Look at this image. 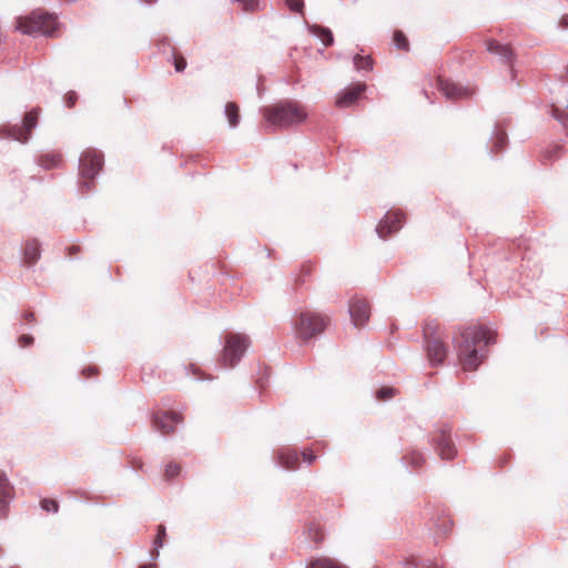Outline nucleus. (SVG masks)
Instances as JSON below:
<instances>
[{
  "label": "nucleus",
  "instance_id": "nucleus-46",
  "mask_svg": "<svg viewBox=\"0 0 568 568\" xmlns=\"http://www.w3.org/2000/svg\"><path fill=\"white\" fill-rule=\"evenodd\" d=\"M139 568H155V565H142Z\"/></svg>",
  "mask_w": 568,
  "mask_h": 568
},
{
  "label": "nucleus",
  "instance_id": "nucleus-4",
  "mask_svg": "<svg viewBox=\"0 0 568 568\" xmlns=\"http://www.w3.org/2000/svg\"><path fill=\"white\" fill-rule=\"evenodd\" d=\"M103 166V154L95 149L84 150L79 158V175L82 179L79 182V189L84 195L89 193L93 186L95 176L101 172Z\"/></svg>",
  "mask_w": 568,
  "mask_h": 568
},
{
  "label": "nucleus",
  "instance_id": "nucleus-19",
  "mask_svg": "<svg viewBox=\"0 0 568 568\" xmlns=\"http://www.w3.org/2000/svg\"><path fill=\"white\" fill-rule=\"evenodd\" d=\"M40 244L37 240H29L26 242L23 248V263L24 265L31 267L33 266L38 260L40 258Z\"/></svg>",
  "mask_w": 568,
  "mask_h": 568
},
{
  "label": "nucleus",
  "instance_id": "nucleus-5",
  "mask_svg": "<svg viewBox=\"0 0 568 568\" xmlns=\"http://www.w3.org/2000/svg\"><path fill=\"white\" fill-rule=\"evenodd\" d=\"M248 345L250 338L246 335H227L222 355L220 357V364L225 368L234 367L245 354Z\"/></svg>",
  "mask_w": 568,
  "mask_h": 568
},
{
  "label": "nucleus",
  "instance_id": "nucleus-17",
  "mask_svg": "<svg viewBox=\"0 0 568 568\" xmlns=\"http://www.w3.org/2000/svg\"><path fill=\"white\" fill-rule=\"evenodd\" d=\"M12 499L13 488L7 476L0 471V518L6 517Z\"/></svg>",
  "mask_w": 568,
  "mask_h": 568
},
{
  "label": "nucleus",
  "instance_id": "nucleus-10",
  "mask_svg": "<svg viewBox=\"0 0 568 568\" xmlns=\"http://www.w3.org/2000/svg\"><path fill=\"white\" fill-rule=\"evenodd\" d=\"M433 443L442 459L450 460L456 454V447L450 438V429L443 428L434 437Z\"/></svg>",
  "mask_w": 568,
  "mask_h": 568
},
{
  "label": "nucleus",
  "instance_id": "nucleus-20",
  "mask_svg": "<svg viewBox=\"0 0 568 568\" xmlns=\"http://www.w3.org/2000/svg\"><path fill=\"white\" fill-rule=\"evenodd\" d=\"M307 29L310 33L318 38L325 47H329L334 43L331 29L320 24H307Z\"/></svg>",
  "mask_w": 568,
  "mask_h": 568
},
{
  "label": "nucleus",
  "instance_id": "nucleus-40",
  "mask_svg": "<svg viewBox=\"0 0 568 568\" xmlns=\"http://www.w3.org/2000/svg\"><path fill=\"white\" fill-rule=\"evenodd\" d=\"M558 27L562 30L568 29V13L562 14V17L560 18V20L558 22Z\"/></svg>",
  "mask_w": 568,
  "mask_h": 568
},
{
  "label": "nucleus",
  "instance_id": "nucleus-11",
  "mask_svg": "<svg viewBox=\"0 0 568 568\" xmlns=\"http://www.w3.org/2000/svg\"><path fill=\"white\" fill-rule=\"evenodd\" d=\"M182 422V416L175 412L156 413L152 417L154 428L162 435L171 434Z\"/></svg>",
  "mask_w": 568,
  "mask_h": 568
},
{
  "label": "nucleus",
  "instance_id": "nucleus-39",
  "mask_svg": "<svg viewBox=\"0 0 568 568\" xmlns=\"http://www.w3.org/2000/svg\"><path fill=\"white\" fill-rule=\"evenodd\" d=\"M33 342V337L30 336V335H22L20 338H19V343L21 346L26 347V346H29L31 343Z\"/></svg>",
  "mask_w": 568,
  "mask_h": 568
},
{
  "label": "nucleus",
  "instance_id": "nucleus-3",
  "mask_svg": "<svg viewBox=\"0 0 568 568\" xmlns=\"http://www.w3.org/2000/svg\"><path fill=\"white\" fill-rule=\"evenodd\" d=\"M58 28L57 18L41 10L18 19L17 29L24 34L54 37Z\"/></svg>",
  "mask_w": 568,
  "mask_h": 568
},
{
  "label": "nucleus",
  "instance_id": "nucleus-41",
  "mask_svg": "<svg viewBox=\"0 0 568 568\" xmlns=\"http://www.w3.org/2000/svg\"><path fill=\"white\" fill-rule=\"evenodd\" d=\"M185 68H186V61L183 58L175 60V70L178 72H182Z\"/></svg>",
  "mask_w": 568,
  "mask_h": 568
},
{
  "label": "nucleus",
  "instance_id": "nucleus-14",
  "mask_svg": "<svg viewBox=\"0 0 568 568\" xmlns=\"http://www.w3.org/2000/svg\"><path fill=\"white\" fill-rule=\"evenodd\" d=\"M348 312L354 325H364L371 315L369 306L366 301L359 298H353L349 302Z\"/></svg>",
  "mask_w": 568,
  "mask_h": 568
},
{
  "label": "nucleus",
  "instance_id": "nucleus-24",
  "mask_svg": "<svg viewBox=\"0 0 568 568\" xmlns=\"http://www.w3.org/2000/svg\"><path fill=\"white\" fill-rule=\"evenodd\" d=\"M62 161L61 154L58 153H47L39 158L38 163L45 170H51L57 168Z\"/></svg>",
  "mask_w": 568,
  "mask_h": 568
},
{
  "label": "nucleus",
  "instance_id": "nucleus-45",
  "mask_svg": "<svg viewBox=\"0 0 568 568\" xmlns=\"http://www.w3.org/2000/svg\"><path fill=\"white\" fill-rule=\"evenodd\" d=\"M26 318H27L28 321L33 320V314H32V313H27V314H26Z\"/></svg>",
  "mask_w": 568,
  "mask_h": 568
},
{
  "label": "nucleus",
  "instance_id": "nucleus-28",
  "mask_svg": "<svg viewBox=\"0 0 568 568\" xmlns=\"http://www.w3.org/2000/svg\"><path fill=\"white\" fill-rule=\"evenodd\" d=\"M165 534V527L163 525L158 526V534L154 540V551L151 554V559L154 560L159 557V548L163 546Z\"/></svg>",
  "mask_w": 568,
  "mask_h": 568
},
{
  "label": "nucleus",
  "instance_id": "nucleus-26",
  "mask_svg": "<svg viewBox=\"0 0 568 568\" xmlns=\"http://www.w3.org/2000/svg\"><path fill=\"white\" fill-rule=\"evenodd\" d=\"M405 566L408 568H440L436 562L430 559H423L417 557H410L405 561Z\"/></svg>",
  "mask_w": 568,
  "mask_h": 568
},
{
  "label": "nucleus",
  "instance_id": "nucleus-18",
  "mask_svg": "<svg viewBox=\"0 0 568 568\" xmlns=\"http://www.w3.org/2000/svg\"><path fill=\"white\" fill-rule=\"evenodd\" d=\"M507 144V134L499 123H497L491 132L490 142L488 144L489 152L496 154Z\"/></svg>",
  "mask_w": 568,
  "mask_h": 568
},
{
  "label": "nucleus",
  "instance_id": "nucleus-34",
  "mask_svg": "<svg viewBox=\"0 0 568 568\" xmlns=\"http://www.w3.org/2000/svg\"><path fill=\"white\" fill-rule=\"evenodd\" d=\"M308 535L316 544L321 542L324 539V535L317 526H310Z\"/></svg>",
  "mask_w": 568,
  "mask_h": 568
},
{
  "label": "nucleus",
  "instance_id": "nucleus-7",
  "mask_svg": "<svg viewBox=\"0 0 568 568\" xmlns=\"http://www.w3.org/2000/svg\"><path fill=\"white\" fill-rule=\"evenodd\" d=\"M554 94L551 115L568 133V67L565 69V73L560 75V83L557 84Z\"/></svg>",
  "mask_w": 568,
  "mask_h": 568
},
{
  "label": "nucleus",
  "instance_id": "nucleus-12",
  "mask_svg": "<svg viewBox=\"0 0 568 568\" xmlns=\"http://www.w3.org/2000/svg\"><path fill=\"white\" fill-rule=\"evenodd\" d=\"M425 348L432 365L442 364L446 357L447 349L443 341L435 335L425 336Z\"/></svg>",
  "mask_w": 568,
  "mask_h": 568
},
{
  "label": "nucleus",
  "instance_id": "nucleus-2",
  "mask_svg": "<svg viewBox=\"0 0 568 568\" xmlns=\"http://www.w3.org/2000/svg\"><path fill=\"white\" fill-rule=\"evenodd\" d=\"M261 113L272 130L290 129L304 123L308 113L303 104L284 99L272 105L261 108Z\"/></svg>",
  "mask_w": 568,
  "mask_h": 568
},
{
  "label": "nucleus",
  "instance_id": "nucleus-32",
  "mask_svg": "<svg viewBox=\"0 0 568 568\" xmlns=\"http://www.w3.org/2000/svg\"><path fill=\"white\" fill-rule=\"evenodd\" d=\"M41 508L44 510V511H48V513H58L59 510V504L57 500L54 499H49V498H45V499H42L41 500Z\"/></svg>",
  "mask_w": 568,
  "mask_h": 568
},
{
  "label": "nucleus",
  "instance_id": "nucleus-33",
  "mask_svg": "<svg viewBox=\"0 0 568 568\" xmlns=\"http://www.w3.org/2000/svg\"><path fill=\"white\" fill-rule=\"evenodd\" d=\"M180 471H181L180 465H178L175 463H170L165 467V477L168 480H171L174 477H176L180 474Z\"/></svg>",
  "mask_w": 568,
  "mask_h": 568
},
{
  "label": "nucleus",
  "instance_id": "nucleus-47",
  "mask_svg": "<svg viewBox=\"0 0 568 568\" xmlns=\"http://www.w3.org/2000/svg\"><path fill=\"white\" fill-rule=\"evenodd\" d=\"M142 2L144 3H148V4H152L153 2H155L156 0H141Z\"/></svg>",
  "mask_w": 568,
  "mask_h": 568
},
{
  "label": "nucleus",
  "instance_id": "nucleus-31",
  "mask_svg": "<svg viewBox=\"0 0 568 568\" xmlns=\"http://www.w3.org/2000/svg\"><path fill=\"white\" fill-rule=\"evenodd\" d=\"M561 153H562V146L559 144H554L547 149L544 156H545V159H547L549 161H555L558 158H560Z\"/></svg>",
  "mask_w": 568,
  "mask_h": 568
},
{
  "label": "nucleus",
  "instance_id": "nucleus-25",
  "mask_svg": "<svg viewBox=\"0 0 568 568\" xmlns=\"http://www.w3.org/2000/svg\"><path fill=\"white\" fill-rule=\"evenodd\" d=\"M403 460L415 469L419 468L425 463V456L418 450H412L403 457Z\"/></svg>",
  "mask_w": 568,
  "mask_h": 568
},
{
  "label": "nucleus",
  "instance_id": "nucleus-15",
  "mask_svg": "<svg viewBox=\"0 0 568 568\" xmlns=\"http://www.w3.org/2000/svg\"><path fill=\"white\" fill-rule=\"evenodd\" d=\"M366 90L365 83H357L339 92L336 98V106L339 109L349 108L356 103L359 95Z\"/></svg>",
  "mask_w": 568,
  "mask_h": 568
},
{
  "label": "nucleus",
  "instance_id": "nucleus-29",
  "mask_svg": "<svg viewBox=\"0 0 568 568\" xmlns=\"http://www.w3.org/2000/svg\"><path fill=\"white\" fill-rule=\"evenodd\" d=\"M246 12L260 10V0H233Z\"/></svg>",
  "mask_w": 568,
  "mask_h": 568
},
{
  "label": "nucleus",
  "instance_id": "nucleus-42",
  "mask_svg": "<svg viewBox=\"0 0 568 568\" xmlns=\"http://www.w3.org/2000/svg\"><path fill=\"white\" fill-rule=\"evenodd\" d=\"M190 369H191V374H192L195 378H197V379H201V378H202V376H201V372H200V369H199L195 365L191 364V365H190Z\"/></svg>",
  "mask_w": 568,
  "mask_h": 568
},
{
  "label": "nucleus",
  "instance_id": "nucleus-43",
  "mask_svg": "<svg viewBox=\"0 0 568 568\" xmlns=\"http://www.w3.org/2000/svg\"><path fill=\"white\" fill-rule=\"evenodd\" d=\"M437 526L439 529H443L446 532L450 526V521L444 519L443 521L438 523Z\"/></svg>",
  "mask_w": 568,
  "mask_h": 568
},
{
  "label": "nucleus",
  "instance_id": "nucleus-13",
  "mask_svg": "<svg viewBox=\"0 0 568 568\" xmlns=\"http://www.w3.org/2000/svg\"><path fill=\"white\" fill-rule=\"evenodd\" d=\"M438 88L449 100H462L471 95V91L468 88L447 79H439Z\"/></svg>",
  "mask_w": 568,
  "mask_h": 568
},
{
  "label": "nucleus",
  "instance_id": "nucleus-23",
  "mask_svg": "<svg viewBox=\"0 0 568 568\" xmlns=\"http://www.w3.org/2000/svg\"><path fill=\"white\" fill-rule=\"evenodd\" d=\"M306 568H347L345 565L339 561L328 558L321 557L310 561Z\"/></svg>",
  "mask_w": 568,
  "mask_h": 568
},
{
  "label": "nucleus",
  "instance_id": "nucleus-16",
  "mask_svg": "<svg viewBox=\"0 0 568 568\" xmlns=\"http://www.w3.org/2000/svg\"><path fill=\"white\" fill-rule=\"evenodd\" d=\"M276 463L285 470H295L300 465V455L290 447H283L277 452Z\"/></svg>",
  "mask_w": 568,
  "mask_h": 568
},
{
  "label": "nucleus",
  "instance_id": "nucleus-21",
  "mask_svg": "<svg viewBox=\"0 0 568 568\" xmlns=\"http://www.w3.org/2000/svg\"><path fill=\"white\" fill-rule=\"evenodd\" d=\"M487 50L500 57L504 61L508 62L511 60L513 57V50L510 47L506 44H501L498 41L491 40L487 43Z\"/></svg>",
  "mask_w": 568,
  "mask_h": 568
},
{
  "label": "nucleus",
  "instance_id": "nucleus-6",
  "mask_svg": "<svg viewBox=\"0 0 568 568\" xmlns=\"http://www.w3.org/2000/svg\"><path fill=\"white\" fill-rule=\"evenodd\" d=\"M38 110L32 109L24 115L21 125L8 124L0 126V139H10L22 144L28 143L31 138L32 130L38 125Z\"/></svg>",
  "mask_w": 568,
  "mask_h": 568
},
{
  "label": "nucleus",
  "instance_id": "nucleus-9",
  "mask_svg": "<svg viewBox=\"0 0 568 568\" xmlns=\"http://www.w3.org/2000/svg\"><path fill=\"white\" fill-rule=\"evenodd\" d=\"M404 223V214L399 211H388L376 225L377 235L386 240L388 235L398 232Z\"/></svg>",
  "mask_w": 568,
  "mask_h": 568
},
{
  "label": "nucleus",
  "instance_id": "nucleus-1",
  "mask_svg": "<svg viewBox=\"0 0 568 568\" xmlns=\"http://www.w3.org/2000/svg\"><path fill=\"white\" fill-rule=\"evenodd\" d=\"M458 358L465 371H475L486 357L485 347L495 343V334L484 326L465 328L454 336Z\"/></svg>",
  "mask_w": 568,
  "mask_h": 568
},
{
  "label": "nucleus",
  "instance_id": "nucleus-36",
  "mask_svg": "<svg viewBox=\"0 0 568 568\" xmlns=\"http://www.w3.org/2000/svg\"><path fill=\"white\" fill-rule=\"evenodd\" d=\"M78 94L74 91H70L64 97V103L68 108H71L77 102Z\"/></svg>",
  "mask_w": 568,
  "mask_h": 568
},
{
  "label": "nucleus",
  "instance_id": "nucleus-27",
  "mask_svg": "<svg viewBox=\"0 0 568 568\" xmlns=\"http://www.w3.org/2000/svg\"><path fill=\"white\" fill-rule=\"evenodd\" d=\"M353 63L357 71H371L373 69V60L369 55L355 54Z\"/></svg>",
  "mask_w": 568,
  "mask_h": 568
},
{
  "label": "nucleus",
  "instance_id": "nucleus-8",
  "mask_svg": "<svg viewBox=\"0 0 568 568\" xmlns=\"http://www.w3.org/2000/svg\"><path fill=\"white\" fill-rule=\"evenodd\" d=\"M296 336L304 343L326 327V318L312 313H301L293 323Z\"/></svg>",
  "mask_w": 568,
  "mask_h": 568
},
{
  "label": "nucleus",
  "instance_id": "nucleus-37",
  "mask_svg": "<svg viewBox=\"0 0 568 568\" xmlns=\"http://www.w3.org/2000/svg\"><path fill=\"white\" fill-rule=\"evenodd\" d=\"M393 396V389L388 387H383L377 392V397L379 399H388Z\"/></svg>",
  "mask_w": 568,
  "mask_h": 568
},
{
  "label": "nucleus",
  "instance_id": "nucleus-35",
  "mask_svg": "<svg viewBox=\"0 0 568 568\" xmlns=\"http://www.w3.org/2000/svg\"><path fill=\"white\" fill-rule=\"evenodd\" d=\"M287 7L295 12H302L304 7L303 0H286Z\"/></svg>",
  "mask_w": 568,
  "mask_h": 568
},
{
  "label": "nucleus",
  "instance_id": "nucleus-38",
  "mask_svg": "<svg viewBox=\"0 0 568 568\" xmlns=\"http://www.w3.org/2000/svg\"><path fill=\"white\" fill-rule=\"evenodd\" d=\"M303 460L307 463L308 465L313 464L316 459V456L313 454L312 450H304L302 453Z\"/></svg>",
  "mask_w": 568,
  "mask_h": 568
},
{
  "label": "nucleus",
  "instance_id": "nucleus-22",
  "mask_svg": "<svg viewBox=\"0 0 568 568\" xmlns=\"http://www.w3.org/2000/svg\"><path fill=\"white\" fill-rule=\"evenodd\" d=\"M224 114L227 119L229 126L231 129H235L240 123L239 105L234 102L226 103L224 108Z\"/></svg>",
  "mask_w": 568,
  "mask_h": 568
},
{
  "label": "nucleus",
  "instance_id": "nucleus-30",
  "mask_svg": "<svg viewBox=\"0 0 568 568\" xmlns=\"http://www.w3.org/2000/svg\"><path fill=\"white\" fill-rule=\"evenodd\" d=\"M393 41L396 48L400 50L408 49V40L402 31L397 30L394 32Z\"/></svg>",
  "mask_w": 568,
  "mask_h": 568
},
{
  "label": "nucleus",
  "instance_id": "nucleus-44",
  "mask_svg": "<svg viewBox=\"0 0 568 568\" xmlns=\"http://www.w3.org/2000/svg\"><path fill=\"white\" fill-rule=\"evenodd\" d=\"M83 374H84V375H87V374H88V375L95 374V368H93V367H88V368L83 369Z\"/></svg>",
  "mask_w": 568,
  "mask_h": 568
}]
</instances>
